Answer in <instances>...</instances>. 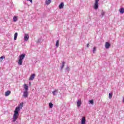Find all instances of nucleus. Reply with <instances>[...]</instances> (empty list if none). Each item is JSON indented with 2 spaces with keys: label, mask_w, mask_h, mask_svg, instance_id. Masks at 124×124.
Instances as JSON below:
<instances>
[{
  "label": "nucleus",
  "mask_w": 124,
  "mask_h": 124,
  "mask_svg": "<svg viewBox=\"0 0 124 124\" xmlns=\"http://www.w3.org/2000/svg\"><path fill=\"white\" fill-rule=\"evenodd\" d=\"M20 111L19 108H16L14 114L13 118V122H16L17 119H18V117H19V111Z\"/></svg>",
  "instance_id": "1"
},
{
  "label": "nucleus",
  "mask_w": 124,
  "mask_h": 124,
  "mask_svg": "<svg viewBox=\"0 0 124 124\" xmlns=\"http://www.w3.org/2000/svg\"><path fill=\"white\" fill-rule=\"evenodd\" d=\"M98 1H99V0H95V3L93 6V8L95 10H97V9H98Z\"/></svg>",
  "instance_id": "2"
},
{
  "label": "nucleus",
  "mask_w": 124,
  "mask_h": 124,
  "mask_svg": "<svg viewBox=\"0 0 124 124\" xmlns=\"http://www.w3.org/2000/svg\"><path fill=\"white\" fill-rule=\"evenodd\" d=\"M30 38V36H29L28 34L25 33L24 34V41H28L29 39Z\"/></svg>",
  "instance_id": "3"
},
{
  "label": "nucleus",
  "mask_w": 124,
  "mask_h": 124,
  "mask_svg": "<svg viewBox=\"0 0 124 124\" xmlns=\"http://www.w3.org/2000/svg\"><path fill=\"white\" fill-rule=\"evenodd\" d=\"M26 57V54H21L19 56V60H21V61H23L24 59H25V57Z\"/></svg>",
  "instance_id": "4"
},
{
  "label": "nucleus",
  "mask_w": 124,
  "mask_h": 124,
  "mask_svg": "<svg viewBox=\"0 0 124 124\" xmlns=\"http://www.w3.org/2000/svg\"><path fill=\"white\" fill-rule=\"evenodd\" d=\"M105 46L106 49H109V48H110V46H111V44L108 42H106Z\"/></svg>",
  "instance_id": "5"
},
{
  "label": "nucleus",
  "mask_w": 124,
  "mask_h": 124,
  "mask_svg": "<svg viewBox=\"0 0 124 124\" xmlns=\"http://www.w3.org/2000/svg\"><path fill=\"white\" fill-rule=\"evenodd\" d=\"M29 95V92L28 91H24L23 92V97H25V98H27Z\"/></svg>",
  "instance_id": "6"
},
{
  "label": "nucleus",
  "mask_w": 124,
  "mask_h": 124,
  "mask_svg": "<svg viewBox=\"0 0 124 124\" xmlns=\"http://www.w3.org/2000/svg\"><path fill=\"white\" fill-rule=\"evenodd\" d=\"M34 77H35V74H33L31 75V76H30V77L29 78V80L32 81V80H33V79H34Z\"/></svg>",
  "instance_id": "7"
},
{
  "label": "nucleus",
  "mask_w": 124,
  "mask_h": 124,
  "mask_svg": "<svg viewBox=\"0 0 124 124\" xmlns=\"http://www.w3.org/2000/svg\"><path fill=\"white\" fill-rule=\"evenodd\" d=\"M19 19V16H14L13 18V20L14 22H17V21H18V19Z\"/></svg>",
  "instance_id": "8"
},
{
  "label": "nucleus",
  "mask_w": 124,
  "mask_h": 124,
  "mask_svg": "<svg viewBox=\"0 0 124 124\" xmlns=\"http://www.w3.org/2000/svg\"><path fill=\"white\" fill-rule=\"evenodd\" d=\"M81 124H86V118L85 117L82 118Z\"/></svg>",
  "instance_id": "9"
},
{
  "label": "nucleus",
  "mask_w": 124,
  "mask_h": 124,
  "mask_svg": "<svg viewBox=\"0 0 124 124\" xmlns=\"http://www.w3.org/2000/svg\"><path fill=\"white\" fill-rule=\"evenodd\" d=\"M119 12L121 14H124V7H121L119 9Z\"/></svg>",
  "instance_id": "10"
},
{
  "label": "nucleus",
  "mask_w": 124,
  "mask_h": 124,
  "mask_svg": "<svg viewBox=\"0 0 124 124\" xmlns=\"http://www.w3.org/2000/svg\"><path fill=\"white\" fill-rule=\"evenodd\" d=\"M24 88L25 90V91L28 92V91L29 90V86H28V85L24 84Z\"/></svg>",
  "instance_id": "11"
},
{
  "label": "nucleus",
  "mask_w": 124,
  "mask_h": 124,
  "mask_svg": "<svg viewBox=\"0 0 124 124\" xmlns=\"http://www.w3.org/2000/svg\"><path fill=\"white\" fill-rule=\"evenodd\" d=\"M11 93V92L10 91H7L5 93V96H8L9 94Z\"/></svg>",
  "instance_id": "12"
},
{
  "label": "nucleus",
  "mask_w": 124,
  "mask_h": 124,
  "mask_svg": "<svg viewBox=\"0 0 124 124\" xmlns=\"http://www.w3.org/2000/svg\"><path fill=\"white\" fill-rule=\"evenodd\" d=\"M77 104H78V107H80V106H81V104H82V102L80 100H78Z\"/></svg>",
  "instance_id": "13"
},
{
  "label": "nucleus",
  "mask_w": 124,
  "mask_h": 124,
  "mask_svg": "<svg viewBox=\"0 0 124 124\" xmlns=\"http://www.w3.org/2000/svg\"><path fill=\"white\" fill-rule=\"evenodd\" d=\"M64 6V4H63V2L61 3V4L59 5V8L60 9H62V8H63V6Z\"/></svg>",
  "instance_id": "14"
},
{
  "label": "nucleus",
  "mask_w": 124,
  "mask_h": 124,
  "mask_svg": "<svg viewBox=\"0 0 124 124\" xmlns=\"http://www.w3.org/2000/svg\"><path fill=\"white\" fill-rule=\"evenodd\" d=\"M58 89L55 90L52 92V94H53V95H56V94H57V93H58Z\"/></svg>",
  "instance_id": "15"
},
{
  "label": "nucleus",
  "mask_w": 124,
  "mask_h": 124,
  "mask_svg": "<svg viewBox=\"0 0 124 124\" xmlns=\"http://www.w3.org/2000/svg\"><path fill=\"white\" fill-rule=\"evenodd\" d=\"M52 1V0H46V4H47V5H49L50 3H51V2Z\"/></svg>",
  "instance_id": "16"
},
{
  "label": "nucleus",
  "mask_w": 124,
  "mask_h": 124,
  "mask_svg": "<svg viewBox=\"0 0 124 124\" xmlns=\"http://www.w3.org/2000/svg\"><path fill=\"white\" fill-rule=\"evenodd\" d=\"M18 36V33L16 32L14 34V40H16L17 37Z\"/></svg>",
  "instance_id": "17"
},
{
  "label": "nucleus",
  "mask_w": 124,
  "mask_h": 124,
  "mask_svg": "<svg viewBox=\"0 0 124 124\" xmlns=\"http://www.w3.org/2000/svg\"><path fill=\"white\" fill-rule=\"evenodd\" d=\"M18 63L19 65H22L23 64V60L19 59Z\"/></svg>",
  "instance_id": "18"
},
{
  "label": "nucleus",
  "mask_w": 124,
  "mask_h": 124,
  "mask_svg": "<svg viewBox=\"0 0 124 124\" xmlns=\"http://www.w3.org/2000/svg\"><path fill=\"white\" fill-rule=\"evenodd\" d=\"M59 44H60V41L59 40H57L56 41V46L58 48L59 47Z\"/></svg>",
  "instance_id": "19"
},
{
  "label": "nucleus",
  "mask_w": 124,
  "mask_h": 124,
  "mask_svg": "<svg viewBox=\"0 0 124 124\" xmlns=\"http://www.w3.org/2000/svg\"><path fill=\"white\" fill-rule=\"evenodd\" d=\"M65 64V62H62V64L61 65V69H62L63 68V67H64V64Z\"/></svg>",
  "instance_id": "20"
},
{
  "label": "nucleus",
  "mask_w": 124,
  "mask_h": 124,
  "mask_svg": "<svg viewBox=\"0 0 124 124\" xmlns=\"http://www.w3.org/2000/svg\"><path fill=\"white\" fill-rule=\"evenodd\" d=\"M112 96H113V93H109V94H108V98H109V99H111L112 98Z\"/></svg>",
  "instance_id": "21"
},
{
  "label": "nucleus",
  "mask_w": 124,
  "mask_h": 124,
  "mask_svg": "<svg viewBox=\"0 0 124 124\" xmlns=\"http://www.w3.org/2000/svg\"><path fill=\"white\" fill-rule=\"evenodd\" d=\"M66 72H69L70 70V68L68 66H67L66 69H65Z\"/></svg>",
  "instance_id": "22"
},
{
  "label": "nucleus",
  "mask_w": 124,
  "mask_h": 124,
  "mask_svg": "<svg viewBox=\"0 0 124 124\" xmlns=\"http://www.w3.org/2000/svg\"><path fill=\"white\" fill-rule=\"evenodd\" d=\"M23 107V103H21L19 104V106L16 107V108H19V111H20V108H22Z\"/></svg>",
  "instance_id": "23"
},
{
  "label": "nucleus",
  "mask_w": 124,
  "mask_h": 124,
  "mask_svg": "<svg viewBox=\"0 0 124 124\" xmlns=\"http://www.w3.org/2000/svg\"><path fill=\"white\" fill-rule=\"evenodd\" d=\"M49 106V108H53V106H54V105L52 103H49L48 104Z\"/></svg>",
  "instance_id": "24"
},
{
  "label": "nucleus",
  "mask_w": 124,
  "mask_h": 124,
  "mask_svg": "<svg viewBox=\"0 0 124 124\" xmlns=\"http://www.w3.org/2000/svg\"><path fill=\"white\" fill-rule=\"evenodd\" d=\"M104 14H105V12H104V11H102L101 14V17L102 18V17H103V16H104Z\"/></svg>",
  "instance_id": "25"
},
{
  "label": "nucleus",
  "mask_w": 124,
  "mask_h": 124,
  "mask_svg": "<svg viewBox=\"0 0 124 124\" xmlns=\"http://www.w3.org/2000/svg\"><path fill=\"white\" fill-rule=\"evenodd\" d=\"M96 51V47L94 46L93 48V54H94V53H95Z\"/></svg>",
  "instance_id": "26"
},
{
  "label": "nucleus",
  "mask_w": 124,
  "mask_h": 124,
  "mask_svg": "<svg viewBox=\"0 0 124 124\" xmlns=\"http://www.w3.org/2000/svg\"><path fill=\"white\" fill-rule=\"evenodd\" d=\"M89 102L93 105V100H90L89 101Z\"/></svg>",
  "instance_id": "27"
},
{
  "label": "nucleus",
  "mask_w": 124,
  "mask_h": 124,
  "mask_svg": "<svg viewBox=\"0 0 124 124\" xmlns=\"http://www.w3.org/2000/svg\"><path fill=\"white\" fill-rule=\"evenodd\" d=\"M4 58V56H2L0 58V60H3V58Z\"/></svg>",
  "instance_id": "28"
},
{
  "label": "nucleus",
  "mask_w": 124,
  "mask_h": 124,
  "mask_svg": "<svg viewBox=\"0 0 124 124\" xmlns=\"http://www.w3.org/2000/svg\"><path fill=\"white\" fill-rule=\"evenodd\" d=\"M29 0V1H30L31 3H32V0Z\"/></svg>",
  "instance_id": "29"
},
{
  "label": "nucleus",
  "mask_w": 124,
  "mask_h": 124,
  "mask_svg": "<svg viewBox=\"0 0 124 124\" xmlns=\"http://www.w3.org/2000/svg\"><path fill=\"white\" fill-rule=\"evenodd\" d=\"M89 44H88L87 45V47H88V48H89Z\"/></svg>",
  "instance_id": "30"
},
{
  "label": "nucleus",
  "mask_w": 124,
  "mask_h": 124,
  "mask_svg": "<svg viewBox=\"0 0 124 124\" xmlns=\"http://www.w3.org/2000/svg\"><path fill=\"white\" fill-rule=\"evenodd\" d=\"M123 103H124V97L123 98Z\"/></svg>",
  "instance_id": "31"
},
{
  "label": "nucleus",
  "mask_w": 124,
  "mask_h": 124,
  "mask_svg": "<svg viewBox=\"0 0 124 124\" xmlns=\"http://www.w3.org/2000/svg\"><path fill=\"white\" fill-rule=\"evenodd\" d=\"M29 85H31V82H29Z\"/></svg>",
  "instance_id": "32"
}]
</instances>
